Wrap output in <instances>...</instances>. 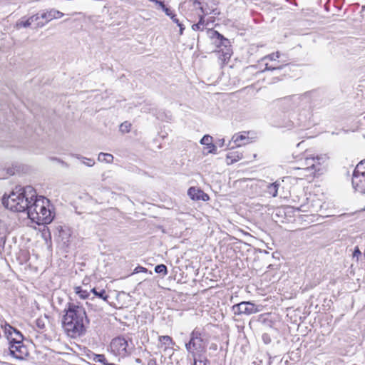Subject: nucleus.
Here are the masks:
<instances>
[{
    "instance_id": "nucleus-18",
    "label": "nucleus",
    "mask_w": 365,
    "mask_h": 365,
    "mask_svg": "<svg viewBox=\"0 0 365 365\" xmlns=\"http://www.w3.org/2000/svg\"><path fill=\"white\" fill-rule=\"evenodd\" d=\"M91 292H92L95 296L103 299L104 301H108V295L106 294L105 289H101L99 291L97 290L96 288H93L91 289Z\"/></svg>"
},
{
    "instance_id": "nucleus-1",
    "label": "nucleus",
    "mask_w": 365,
    "mask_h": 365,
    "mask_svg": "<svg viewBox=\"0 0 365 365\" xmlns=\"http://www.w3.org/2000/svg\"><path fill=\"white\" fill-rule=\"evenodd\" d=\"M62 319V326L71 338L81 336L86 333V326L89 324L86 310L83 306L68 303Z\"/></svg>"
},
{
    "instance_id": "nucleus-24",
    "label": "nucleus",
    "mask_w": 365,
    "mask_h": 365,
    "mask_svg": "<svg viewBox=\"0 0 365 365\" xmlns=\"http://www.w3.org/2000/svg\"><path fill=\"white\" fill-rule=\"evenodd\" d=\"M155 272L163 276H165L168 274V269L165 264H160L155 267Z\"/></svg>"
},
{
    "instance_id": "nucleus-48",
    "label": "nucleus",
    "mask_w": 365,
    "mask_h": 365,
    "mask_svg": "<svg viewBox=\"0 0 365 365\" xmlns=\"http://www.w3.org/2000/svg\"><path fill=\"white\" fill-rule=\"evenodd\" d=\"M1 243H4L3 237H0V246L1 245Z\"/></svg>"
},
{
    "instance_id": "nucleus-32",
    "label": "nucleus",
    "mask_w": 365,
    "mask_h": 365,
    "mask_svg": "<svg viewBox=\"0 0 365 365\" xmlns=\"http://www.w3.org/2000/svg\"><path fill=\"white\" fill-rule=\"evenodd\" d=\"M76 293L79 294L82 299H86L89 296V293L86 290H82L81 287H76Z\"/></svg>"
},
{
    "instance_id": "nucleus-30",
    "label": "nucleus",
    "mask_w": 365,
    "mask_h": 365,
    "mask_svg": "<svg viewBox=\"0 0 365 365\" xmlns=\"http://www.w3.org/2000/svg\"><path fill=\"white\" fill-rule=\"evenodd\" d=\"M284 67L283 65H274V66H269L268 63L265 64V68L263 70V71H275V70H281Z\"/></svg>"
},
{
    "instance_id": "nucleus-12",
    "label": "nucleus",
    "mask_w": 365,
    "mask_h": 365,
    "mask_svg": "<svg viewBox=\"0 0 365 365\" xmlns=\"http://www.w3.org/2000/svg\"><path fill=\"white\" fill-rule=\"evenodd\" d=\"M64 16V14L54 9L50 10H43L41 13L42 19L46 20V23H48L53 19H59Z\"/></svg>"
},
{
    "instance_id": "nucleus-8",
    "label": "nucleus",
    "mask_w": 365,
    "mask_h": 365,
    "mask_svg": "<svg viewBox=\"0 0 365 365\" xmlns=\"http://www.w3.org/2000/svg\"><path fill=\"white\" fill-rule=\"evenodd\" d=\"M111 351L120 356H125L128 354V341L123 337L114 338L110 345Z\"/></svg>"
},
{
    "instance_id": "nucleus-28",
    "label": "nucleus",
    "mask_w": 365,
    "mask_h": 365,
    "mask_svg": "<svg viewBox=\"0 0 365 365\" xmlns=\"http://www.w3.org/2000/svg\"><path fill=\"white\" fill-rule=\"evenodd\" d=\"M322 159H323L322 158H319V157L314 158V160H316L315 164H317L316 168H314V171H312V173H314V176L316 175V174L317 173H319L322 170V163L320 161Z\"/></svg>"
},
{
    "instance_id": "nucleus-7",
    "label": "nucleus",
    "mask_w": 365,
    "mask_h": 365,
    "mask_svg": "<svg viewBox=\"0 0 365 365\" xmlns=\"http://www.w3.org/2000/svg\"><path fill=\"white\" fill-rule=\"evenodd\" d=\"M9 354L19 360L24 359L29 355L27 347L23 341H9Z\"/></svg>"
},
{
    "instance_id": "nucleus-31",
    "label": "nucleus",
    "mask_w": 365,
    "mask_h": 365,
    "mask_svg": "<svg viewBox=\"0 0 365 365\" xmlns=\"http://www.w3.org/2000/svg\"><path fill=\"white\" fill-rule=\"evenodd\" d=\"M131 124L125 121L120 125V130L123 133H128L130 131Z\"/></svg>"
},
{
    "instance_id": "nucleus-52",
    "label": "nucleus",
    "mask_w": 365,
    "mask_h": 365,
    "mask_svg": "<svg viewBox=\"0 0 365 365\" xmlns=\"http://www.w3.org/2000/svg\"><path fill=\"white\" fill-rule=\"evenodd\" d=\"M362 8H363V9H365V6H364Z\"/></svg>"
},
{
    "instance_id": "nucleus-47",
    "label": "nucleus",
    "mask_w": 365,
    "mask_h": 365,
    "mask_svg": "<svg viewBox=\"0 0 365 365\" xmlns=\"http://www.w3.org/2000/svg\"><path fill=\"white\" fill-rule=\"evenodd\" d=\"M173 16H176L173 11L170 12L168 16H169L172 19Z\"/></svg>"
},
{
    "instance_id": "nucleus-50",
    "label": "nucleus",
    "mask_w": 365,
    "mask_h": 365,
    "mask_svg": "<svg viewBox=\"0 0 365 365\" xmlns=\"http://www.w3.org/2000/svg\"><path fill=\"white\" fill-rule=\"evenodd\" d=\"M195 3L197 4H200V2L198 1V0H195Z\"/></svg>"
},
{
    "instance_id": "nucleus-40",
    "label": "nucleus",
    "mask_w": 365,
    "mask_h": 365,
    "mask_svg": "<svg viewBox=\"0 0 365 365\" xmlns=\"http://www.w3.org/2000/svg\"><path fill=\"white\" fill-rule=\"evenodd\" d=\"M149 1L154 2L158 4L160 8L162 4H165L163 1L160 0H148Z\"/></svg>"
},
{
    "instance_id": "nucleus-35",
    "label": "nucleus",
    "mask_w": 365,
    "mask_h": 365,
    "mask_svg": "<svg viewBox=\"0 0 365 365\" xmlns=\"http://www.w3.org/2000/svg\"><path fill=\"white\" fill-rule=\"evenodd\" d=\"M161 9L167 16H168L169 14L173 11L170 10V8L167 7L165 4L161 5Z\"/></svg>"
},
{
    "instance_id": "nucleus-51",
    "label": "nucleus",
    "mask_w": 365,
    "mask_h": 365,
    "mask_svg": "<svg viewBox=\"0 0 365 365\" xmlns=\"http://www.w3.org/2000/svg\"><path fill=\"white\" fill-rule=\"evenodd\" d=\"M140 269H143V272H146L147 271L146 268L140 267Z\"/></svg>"
},
{
    "instance_id": "nucleus-17",
    "label": "nucleus",
    "mask_w": 365,
    "mask_h": 365,
    "mask_svg": "<svg viewBox=\"0 0 365 365\" xmlns=\"http://www.w3.org/2000/svg\"><path fill=\"white\" fill-rule=\"evenodd\" d=\"M29 18H30V21H31V24L34 23V22L36 23V28H42L46 24V21L44 22L40 21V19H41V14H34V15L30 16Z\"/></svg>"
},
{
    "instance_id": "nucleus-14",
    "label": "nucleus",
    "mask_w": 365,
    "mask_h": 365,
    "mask_svg": "<svg viewBox=\"0 0 365 365\" xmlns=\"http://www.w3.org/2000/svg\"><path fill=\"white\" fill-rule=\"evenodd\" d=\"M200 143L207 145L208 148V153H215L217 147L212 143V138L209 135H205L200 140Z\"/></svg>"
},
{
    "instance_id": "nucleus-38",
    "label": "nucleus",
    "mask_w": 365,
    "mask_h": 365,
    "mask_svg": "<svg viewBox=\"0 0 365 365\" xmlns=\"http://www.w3.org/2000/svg\"><path fill=\"white\" fill-rule=\"evenodd\" d=\"M178 26L179 27L180 30H179V33H180V35H182L183 34V31L185 30V27L183 26V24L182 23H180Z\"/></svg>"
},
{
    "instance_id": "nucleus-39",
    "label": "nucleus",
    "mask_w": 365,
    "mask_h": 365,
    "mask_svg": "<svg viewBox=\"0 0 365 365\" xmlns=\"http://www.w3.org/2000/svg\"><path fill=\"white\" fill-rule=\"evenodd\" d=\"M199 358H200V356H199ZM207 361V359L202 360L201 359L197 358V363L198 365H206V362Z\"/></svg>"
},
{
    "instance_id": "nucleus-25",
    "label": "nucleus",
    "mask_w": 365,
    "mask_h": 365,
    "mask_svg": "<svg viewBox=\"0 0 365 365\" xmlns=\"http://www.w3.org/2000/svg\"><path fill=\"white\" fill-rule=\"evenodd\" d=\"M4 328L5 334L7 336L8 339L10 341V339L12 338L11 335L15 328L7 323H5Z\"/></svg>"
},
{
    "instance_id": "nucleus-3",
    "label": "nucleus",
    "mask_w": 365,
    "mask_h": 365,
    "mask_svg": "<svg viewBox=\"0 0 365 365\" xmlns=\"http://www.w3.org/2000/svg\"><path fill=\"white\" fill-rule=\"evenodd\" d=\"M31 201H27L24 198L22 194L19 191L18 187L12 191L9 195H5L2 197V204L4 206L13 212H26L28 210Z\"/></svg>"
},
{
    "instance_id": "nucleus-43",
    "label": "nucleus",
    "mask_w": 365,
    "mask_h": 365,
    "mask_svg": "<svg viewBox=\"0 0 365 365\" xmlns=\"http://www.w3.org/2000/svg\"><path fill=\"white\" fill-rule=\"evenodd\" d=\"M172 21L175 23L177 25H178L180 22L178 19H177L176 16H172Z\"/></svg>"
},
{
    "instance_id": "nucleus-44",
    "label": "nucleus",
    "mask_w": 365,
    "mask_h": 365,
    "mask_svg": "<svg viewBox=\"0 0 365 365\" xmlns=\"http://www.w3.org/2000/svg\"><path fill=\"white\" fill-rule=\"evenodd\" d=\"M36 324L41 329H42L44 327V324H41V322L39 319L36 321Z\"/></svg>"
},
{
    "instance_id": "nucleus-45",
    "label": "nucleus",
    "mask_w": 365,
    "mask_h": 365,
    "mask_svg": "<svg viewBox=\"0 0 365 365\" xmlns=\"http://www.w3.org/2000/svg\"><path fill=\"white\" fill-rule=\"evenodd\" d=\"M194 362L192 365H198L197 356H192Z\"/></svg>"
},
{
    "instance_id": "nucleus-23",
    "label": "nucleus",
    "mask_w": 365,
    "mask_h": 365,
    "mask_svg": "<svg viewBox=\"0 0 365 365\" xmlns=\"http://www.w3.org/2000/svg\"><path fill=\"white\" fill-rule=\"evenodd\" d=\"M159 341L162 345L170 346L175 344L173 339L168 335L159 336Z\"/></svg>"
},
{
    "instance_id": "nucleus-2",
    "label": "nucleus",
    "mask_w": 365,
    "mask_h": 365,
    "mask_svg": "<svg viewBox=\"0 0 365 365\" xmlns=\"http://www.w3.org/2000/svg\"><path fill=\"white\" fill-rule=\"evenodd\" d=\"M49 200L43 196L34 200L32 204H29L27 216L37 225H47L52 222L53 216L48 208Z\"/></svg>"
},
{
    "instance_id": "nucleus-15",
    "label": "nucleus",
    "mask_w": 365,
    "mask_h": 365,
    "mask_svg": "<svg viewBox=\"0 0 365 365\" xmlns=\"http://www.w3.org/2000/svg\"><path fill=\"white\" fill-rule=\"evenodd\" d=\"M232 140L237 147L249 143V138L247 136L246 133L235 134L232 136Z\"/></svg>"
},
{
    "instance_id": "nucleus-49",
    "label": "nucleus",
    "mask_w": 365,
    "mask_h": 365,
    "mask_svg": "<svg viewBox=\"0 0 365 365\" xmlns=\"http://www.w3.org/2000/svg\"><path fill=\"white\" fill-rule=\"evenodd\" d=\"M220 146H222L223 145V143L225 142V140L224 139H222L220 140Z\"/></svg>"
},
{
    "instance_id": "nucleus-26",
    "label": "nucleus",
    "mask_w": 365,
    "mask_h": 365,
    "mask_svg": "<svg viewBox=\"0 0 365 365\" xmlns=\"http://www.w3.org/2000/svg\"><path fill=\"white\" fill-rule=\"evenodd\" d=\"M31 25V22L30 21V18L27 19L26 20L21 19L16 22V27L18 29L24 27L27 28Z\"/></svg>"
},
{
    "instance_id": "nucleus-16",
    "label": "nucleus",
    "mask_w": 365,
    "mask_h": 365,
    "mask_svg": "<svg viewBox=\"0 0 365 365\" xmlns=\"http://www.w3.org/2000/svg\"><path fill=\"white\" fill-rule=\"evenodd\" d=\"M57 230L58 231V236L61 239V240L63 242V243H66L69 241V238L71 237V231L70 230L66 227H62L58 226L57 227Z\"/></svg>"
},
{
    "instance_id": "nucleus-41",
    "label": "nucleus",
    "mask_w": 365,
    "mask_h": 365,
    "mask_svg": "<svg viewBox=\"0 0 365 365\" xmlns=\"http://www.w3.org/2000/svg\"><path fill=\"white\" fill-rule=\"evenodd\" d=\"M211 39L212 40L213 43H215L217 47L220 46V40H217L215 38H211Z\"/></svg>"
},
{
    "instance_id": "nucleus-29",
    "label": "nucleus",
    "mask_w": 365,
    "mask_h": 365,
    "mask_svg": "<svg viewBox=\"0 0 365 365\" xmlns=\"http://www.w3.org/2000/svg\"><path fill=\"white\" fill-rule=\"evenodd\" d=\"M279 56H280V53H279V52L277 51L276 53H272L271 54L265 56L264 57H263L262 58V61H263L266 59H269L270 61H276L277 58H279Z\"/></svg>"
},
{
    "instance_id": "nucleus-34",
    "label": "nucleus",
    "mask_w": 365,
    "mask_h": 365,
    "mask_svg": "<svg viewBox=\"0 0 365 365\" xmlns=\"http://www.w3.org/2000/svg\"><path fill=\"white\" fill-rule=\"evenodd\" d=\"M262 339L265 344H269L272 341L271 336L267 333H264L262 334Z\"/></svg>"
},
{
    "instance_id": "nucleus-33",
    "label": "nucleus",
    "mask_w": 365,
    "mask_h": 365,
    "mask_svg": "<svg viewBox=\"0 0 365 365\" xmlns=\"http://www.w3.org/2000/svg\"><path fill=\"white\" fill-rule=\"evenodd\" d=\"M80 158L83 160V163L88 167H92L95 164V162L93 159L87 158L85 157H81Z\"/></svg>"
},
{
    "instance_id": "nucleus-19",
    "label": "nucleus",
    "mask_w": 365,
    "mask_h": 365,
    "mask_svg": "<svg viewBox=\"0 0 365 365\" xmlns=\"http://www.w3.org/2000/svg\"><path fill=\"white\" fill-rule=\"evenodd\" d=\"M242 158V154L237 152L232 151L227 153V159L230 160V163H235Z\"/></svg>"
},
{
    "instance_id": "nucleus-46",
    "label": "nucleus",
    "mask_w": 365,
    "mask_h": 365,
    "mask_svg": "<svg viewBox=\"0 0 365 365\" xmlns=\"http://www.w3.org/2000/svg\"><path fill=\"white\" fill-rule=\"evenodd\" d=\"M200 10L202 11V12L205 14V15H207L208 14V12L207 11H205L204 9L202 6L200 7Z\"/></svg>"
},
{
    "instance_id": "nucleus-37",
    "label": "nucleus",
    "mask_w": 365,
    "mask_h": 365,
    "mask_svg": "<svg viewBox=\"0 0 365 365\" xmlns=\"http://www.w3.org/2000/svg\"><path fill=\"white\" fill-rule=\"evenodd\" d=\"M361 255V252L359 248V247H355L354 252H353V257H358Z\"/></svg>"
},
{
    "instance_id": "nucleus-21",
    "label": "nucleus",
    "mask_w": 365,
    "mask_h": 365,
    "mask_svg": "<svg viewBox=\"0 0 365 365\" xmlns=\"http://www.w3.org/2000/svg\"><path fill=\"white\" fill-rule=\"evenodd\" d=\"M98 160L100 162L110 163L113 160V156L109 153H100L98 157Z\"/></svg>"
},
{
    "instance_id": "nucleus-27",
    "label": "nucleus",
    "mask_w": 365,
    "mask_h": 365,
    "mask_svg": "<svg viewBox=\"0 0 365 365\" xmlns=\"http://www.w3.org/2000/svg\"><path fill=\"white\" fill-rule=\"evenodd\" d=\"M13 334H14L15 337L11 338L10 341H23L24 336L19 330L14 329Z\"/></svg>"
},
{
    "instance_id": "nucleus-13",
    "label": "nucleus",
    "mask_w": 365,
    "mask_h": 365,
    "mask_svg": "<svg viewBox=\"0 0 365 365\" xmlns=\"http://www.w3.org/2000/svg\"><path fill=\"white\" fill-rule=\"evenodd\" d=\"M18 190L21 194H22L24 198L26 199L27 201H31V204H32L35 199L39 197V196H37L36 192L34 187L30 185L26 186L23 188L18 187Z\"/></svg>"
},
{
    "instance_id": "nucleus-9",
    "label": "nucleus",
    "mask_w": 365,
    "mask_h": 365,
    "mask_svg": "<svg viewBox=\"0 0 365 365\" xmlns=\"http://www.w3.org/2000/svg\"><path fill=\"white\" fill-rule=\"evenodd\" d=\"M209 35L210 38H215L217 40H220V46L225 47V51H222L223 61H226L230 58V41L225 38L221 34L215 30L209 31Z\"/></svg>"
},
{
    "instance_id": "nucleus-36",
    "label": "nucleus",
    "mask_w": 365,
    "mask_h": 365,
    "mask_svg": "<svg viewBox=\"0 0 365 365\" xmlns=\"http://www.w3.org/2000/svg\"><path fill=\"white\" fill-rule=\"evenodd\" d=\"M161 9L167 16H168L169 14L173 11L170 10V8L167 7L165 4L161 5Z\"/></svg>"
},
{
    "instance_id": "nucleus-42",
    "label": "nucleus",
    "mask_w": 365,
    "mask_h": 365,
    "mask_svg": "<svg viewBox=\"0 0 365 365\" xmlns=\"http://www.w3.org/2000/svg\"><path fill=\"white\" fill-rule=\"evenodd\" d=\"M148 365H157L156 360L155 359H151L148 361Z\"/></svg>"
},
{
    "instance_id": "nucleus-10",
    "label": "nucleus",
    "mask_w": 365,
    "mask_h": 365,
    "mask_svg": "<svg viewBox=\"0 0 365 365\" xmlns=\"http://www.w3.org/2000/svg\"><path fill=\"white\" fill-rule=\"evenodd\" d=\"M316 160L314 158H306L303 162H302V168H299L298 169L302 170V171L309 173L308 174H305V176H314V173H312L314 168L317 166Z\"/></svg>"
},
{
    "instance_id": "nucleus-6",
    "label": "nucleus",
    "mask_w": 365,
    "mask_h": 365,
    "mask_svg": "<svg viewBox=\"0 0 365 365\" xmlns=\"http://www.w3.org/2000/svg\"><path fill=\"white\" fill-rule=\"evenodd\" d=\"M185 347L192 356H197V353H201L204 351L205 345L201 338V334L198 331L194 330L191 333L190 339L185 344Z\"/></svg>"
},
{
    "instance_id": "nucleus-4",
    "label": "nucleus",
    "mask_w": 365,
    "mask_h": 365,
    "mask_svg": "<svg viewBox=\"0 0 365 365\" xmlns=\"http://www.w3.org/2000/svg\"><path fill=\"white\" fill-rule=\"evenodd\" d=\"M262 306L255 304L250 301H244L232 307L235 315H251L261 312Z\"/></svg>"
},
{
    "instance_id": "nucleus-11",
    "label": "nucleus",
    "mask_w": 365,
    "mask_h": 365,
    "mask_svg": "<svg viewBox=\"0 0 365 365\" xmlns=\"http://www.w3.org/2000/svg\"><path fill=\"white\" fill-rule=\"evenodd\" d=\"M187 195L193 200L207 201L210 199L207 194L205 193L201 189L195 187L189 188Z\"/></svg>"
},
{
    "instance_id": "nucleus-22",
    "label": "nucleus",
    "mask_w": 365,
    "mask_h": 365,
    "mask_svg": "<svg viewBox=\"0 0 365 365\" xmlns=\"http://www.w3.org/2000/svg\"><path fill=\"white\" fill-rule=\"evenodd\" d=\"M205 25L206 24H205V19H204V16H200L199 21L197 24H194L192 26V29L193 31H199V30L202 31L204 29Z\"/></svg>"
},
{
    "instance_id": "nucleus-20",
    "label": "nucleus",
    "mask_w": 365,
    "mask_h": 365,
    "mask_svg": "<svg viewBox=\"0 0 365 365\" xmlns=\"http://www.w3.org/2000/svg\"><path fill=\"white\" fill-rule=\"evenodd\" d=\"M279 185L277 182L268 185L267 190V193L272 197H276L277 195Z\"/></svg>"
},
{
    "instance_id": "nucleus-5",
    "label": "nucleus",
    "mask_w": 365,
    "mask_h": 365,
    "mask_svg": "<svg viewBox=\"0 0 365 365\" xmlns=\"http://www.w3.org/2000/svg\"><path fill=\"white\" fill-rule=\"evenodd\" d=\"M364 165L365 159L356 165L352 176L353 187L361 193H365V172L363 168Z\"/></svg>"
}]
</instances>
